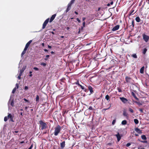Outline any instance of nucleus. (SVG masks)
<instances>
[{"label":"nucleus","mask_w":149,"mask_h":149,"mask_svg":"<svg viewBox=\"0 0 149 149\" xmlns=\"http://www.w3.org/2000/svg\"><path fill=\"white\" fill-rule=\"evenodd\" d=\"M16 87L14 88L12 91V93H14L16 91Z\"/></svg>","instance_id":"obj_28"},{"label":"nucleus","mask_w":149,"mask_h":149,"mask_svg":"<svg viewBox=\"0 0 149 149\" xmlns=\"http://www.w3.org/2000/svg\"><path fill=\"white\" fill-rule=\"evenodd\" d=\"M123 115L125 116H127V113H126V111H124L123 113Z\"/></svg>","instance_id":"obj_23"},{"label":"nucleus","mask_w":149,"mask_h":149,"mask_svg":"<svg viewBox=\"0 0 149 149\" xmlns=\"http://www.w3.org/2000/svg\"><path fill=\"white\" fill-rule=\"evenodd\" d=\"M75 0H71L70 3L72 4L74 3Z\"/></svg>","instance_id":"obj_44"},{"label":"nucleus","mask_w":149,"mask_h":149,"mask_svg":"<svg viewBox=\"0 0 149 149\" xmlns=\"http://www.w3.org/2000/svg\"><path fill=\"white\" fill-rule=\"evenodd\" d=\"M119 25H117L112 28V31H116L119 29Z\"/></svg>","instance_id":"obj_8"},{"label":"nucleus","mask_w":149,"mask_h":149,"mask_svg":"<svg viewBox=\"0 0 149 149\" xmlns=\"http://www.w3.org/2000/svg\"><path fill=\"white\" fill-rule=\"evenodd\" d=\"M56 15V14H54L52 16L49 20L50 22H51L53 21V20L54 19Z\"/></svg>","instance_id":"obj_9"},{"label":"nucleus","mask_w":149,"mask_h":149,"mask_svg":"<svg viewBox=\"0 0 149 149\" xmlns=\"http://www.w3.org/2000/svg\"><path fill=\"white\" fill-rule=\"evenodd\" d=\"M40 124V127H41V129L42 130H43L46 129L47 127V125L46 123L43 122L42 120H40L39 121Z\"/></svg>","instance_id":"obj_2"},{"label":"nucleus","mask_w":149,"mask_h":149,"mask_svg":"<svg viewBox=\"0 0 149 149\" xmlns=\"http://www.w3.org/2000/svg\"><path fill=\"white\" fill-rule=\"evenodd\" d=\"M49 56V55H46V57L47 58H48Z\"/></svg>","instance_id":"obj_59"},{"label":"nucleus","mask_w":149,"mask_h":149,"mask_svg":"<svg viewBox=\"0 0 149 149\" xmlns=\"http://www.w3.org/2000/svg\"><path fill=\"white\" fill-rule=\"evenodd\" d=\"M141 139L143 140H146L147 139L146 137V136L144 135H143L141 136Z\"/></svg>","instance_id":"obj_19"},{"label":"nucleus","mask_w":149,"mask_h":149,"mask_svg":"<svg viewBox=\"0 0 149 149\" xmlns=\"http://www.w3.org/2000/svg\"><path fill=\"white\" fill-rule=\"evenodd\" d=\"M88 89L90 91V92L92 93L93 92V88L90 86H89L88 87Z\"/></svg>","instance_id":"obj_14"},{"label":"nucleus","mask_w":149,"mask_h":149,"mask_svg":"<svg viewBox=\"0 0 149 149\" xmlns=\"http://www.w3.org/2000/svg\"><path fill=\"white\" fill-rule=\"evenodd\" d=\"M144 69V67L143 66L140 69V72L141 73H143Z\"/></svg>","instance_id":"obj_20"},{"label":"nucleus","mask_w":149,"mask_h":149,"mask_svg":"<svg viewBox=\"0 0 149 149\" xmlns=\"http://www.w3.org/2000/svg\"><path fill=\"white\" fill-rule=\"evenodd\" d=\"M28 89V87L27 86H25L24 87V89L25 90H27Z\"/></svg>","instance_id":"obj_47"},{"label":"nucleus","mask_w":149,"mask_h":149,"mask_svg":"<svg viewBox=\"0 0 149 149\" xmlns=\"http://www.w3.org/2000/svg\"><path fill=\"white\" fill-rule=\"evenodd\" d=\"M48 47L49 48L51 49L52 48V47L51 46L48 45Z\"/></svg>","instance_id":"obj_55"},{"label":"nucleus","mask_w":149,"mask_h":149,"mask_svg":"<svg viewBox=\"0 0 149 149\" xmlns=\"http://www.w3.org/2000/svg\"><path fill=\"white\" fill-rule=\"evenodd\" d=\"M24 100L25 101V102H28V101L26 100V99L25 98H24Z\"/></svg>","instance_id":"obj_56"},{"label":"nucleus","mask_w":149,"mask_h":149,"mask_svg":"<svg viewBox=\"0 0 149 149\" xmlns=\"http://www.w3.org/2000/svg\"><path fill=\"white\" fill-rule=\"evenodd\" d=\"M134 121L136 124H138L139 123V121L137 119H134Z\"/></svg>","instance_id":"obj_24"},{"label":"nucleus","mask_w":149,"mask_h":149,"mask_svg":"<svg viewBox=\"0 0 149 149\" xmlns=\"http://www.w3.org/2000/svg\"><path fill=\"white\" fill-rule=\"evenodd\" d=\"M44 51H45V52H48V50L47 49H44Z\"/></svg>","instance_id":"obj_60"},{"label":"nucleus","mask_w":149,"mask_h":149,"mask_svg":"<svg viewBox=\"0 0 149 149\" xmlns=\"http://www.w3.org/2000/svg\"><path fill=\"white\" fill-rule=\"evenodd\" d=\"M126 81L127 82L130 83L132 80L130 77H125Z\"/></svg>","instance_id":"obj_12"},{"label":"nucleus","mask_w":149,"mask_h":149,"mask_svg":"<svg viewBox=\"0 0 149 149\" xmlns=\"http://www.w3.org/2000/svg\"><path fill=\"white\" fill-rule=\"evenodd\" d=\"M141 142L143 143H147V141H140Z\"/></svg>","instance_id":"obj_43"},{"label":"nucleus","mask_w":149,"mask_h":149,"mask_svg":"<svg viewBox=\"0 0 149 149\" xmlns=\"http://www.w3.org/2000/svg\"><path fill=\"white\" fill-rule=\"evenodd\" d=\"M134 102L136 103L137 104H138L139 105H141V104L140 102H137V101H135V102Z\"/></svg>","instance_id":"obj_39"},{"label":"nucleus","mask_w":149,"mask_h":149,"mask_svg":"<svg viewBox=\"0 0 149 149\" xmlns=\"http://www.w3.org/2000/svg\"><path fill=\"white\" fill-rule=\"evenodd\" d=\"M70 8L69 7L68 8H68L66 10V12H68L70 10Z\"/></svg>","instance_id":"obj_38"},{"label":"nucleus","mask_w":149,"mask_h":149,"mask_svg":"<svg viewBox=\"0 0 149 149\" xmlns=\"http://www.w3.org/2000/svg\"><path fill=\"white\" fill-rule=\"evenodd\" d=\"M88 109L90 110H92V107L91 106L89 107Z\"/></svg>","instance_id":"obj_52"},{"label":"nucleus","mask_w":149,"mask_h":149,"mask_svg":"<svg viewBox=\"0 0 149 149\" xmlns=\"http://www.w3.org/2000/svg\"><path fill=\"white\" fill-rule=\"evenodd\" d=\"M26 51H24V50L22 52L23 53H24V54H25L26 53Z\"/></svg>","instance_id":"obj_63"},{"label":"nucleus","mask_w":149,"mask_h":149,"mask_svg":"<svg viewBox=\"0 0 149 149\" xmlns=\"http://www.w3.org/2000/svg\"><path fill=\"white\" fill-rule=\"evenodd\" d=\"M134 21H132V24L133 25V26L134 27Z\"/></svg>","instance_id":"obj_57"},{"label":"nucleus","mask_w":149,"mask_h":149,"mask_svg":"<svg viewBox=\"0 0 149 149\" xmlns=\"http://www.w3.org/2000/svg\"><path fill=\"white\" fill-rule=\"evenodd\" d=\"M115 136L117 137L118 141H119L121 139V137L119 133L118 132L117 134L115 135Z\"/></svg>","instance_id":"obj_11"},{"label":"nucleus","mask_w":149,"mask_h":149,"mask_svg":"<svg viewBox=\"0 0 149 149\" xmlns=\"http://www.w3.org/2000/svg\"><path fill=\"white\" fill-rule=\"evenodd\" d=\"M39 96L38 95H36V102H38L39 101Z\"/></svg>","instance_id":"obj_25"},{"label":"nucleus","mask_w":149,"mask_h":149,"mask_svg":"<svg viewBox=\"0 0 149 149\" xmlns=\"http://www.w3.org/2000/svg\"><path fill=\"white\" fill-rule=\"evenodd\" d=\"M72 4L71 3H68V8H70Z\"/></svg>","instance_id":"obj_33"},{"label":"nucleus","mask_w":149,"mask_h":149,"mask_svg":"<svg viewBox=\"0 0 149 149\" xmlns=\"http://www.w3.org/2000/svg\"><path fill=\"white\" fill-rule=\"evenodd\" d=\"M132 95L136 100H139V99L136 96L135 94L133 92L132 93Z\"/></svg>","instance_id":"obj_18"},{"label":"nucleus","mask_w":149,"mask_h":149,"mask_svg":"<svg viewBox=\"0 0 149 149\" xmlns=\"http://www.w3.org/2000/svg\"><path fill=\"white\" fill-rule=\"evenodd\" d=\"M131 145V144L130 143H127V144H126V146L127 147H129V146H130Z\"/></svg>","instance_id":"obj_45"},{"label":"nucleus","mask_w":149,"mask_h":149,"mask_svg":"<svg viewBox=\"0 0 149 149\" xmlns=\"http://www.w3.org/2000/svg\"><path fill=\"white\" fill-rule=\"evenodd\" d=\"M21 76H20V75H18V79H21Z\"/></svg>","instance_id":"obj_53"},{"label":"nucleus","mask_w":149,"mask_h":149,"mask_svg":"<svg viewBox=\"0 0 149 149\" xmlns=\"http://www.w3.org/2000/svg\"><path fill=\"white\" fill-rule=\"evenodd\" d=\"M136 11H135L134 10L132 9L131 12H130V15H132L136 13Z\"/></svg>","instance_id":"obj_15"},{"label":"nucleus","mask_w":149,"mask_h":149,"mask_svg":"<svg viewBox=\"0 0 149 149\" xmlns=\"http://www.w3.org/2000/svg\"><path fill=\"white\" fill-rule=\"evenodd\" d=\"M127 123V122L126 120H123L121 124L123 125H125Z\"/></svg>","instance_id":"obj_22"},{"label":"nucleus","mask_w":149,"mask_h":149,"mask_svg":"<svg viewBox=\"0 0 149 149\" xmlns=\"http://www.w3.org/2000/svg\"><path fill=\"white\" fill-rule=\"evenodd\" d=\"M105 99L107 100H109V97L108 95H107L105 96Z\"/></svg>","instance_id":"obj_30"},{"label":"nucleus","mask_w":149,"mask_h":149,"mask_svg":"<svg viewBox=\"0 0 149 149\" xmlns=\"http://www.w3.org/2000/svg\"><path fill=\"white\" fill-rule=\"evenodd\" d=\"M29 76L30 77H31L32 76V74H30L29 75Z\"/></svg>","instance_id":"obj_64"},{"label":"nucleus","mask_w":149,"mask_h":149,"mask_svg":"<svg viewBox=\"0 0 149 149\" xmlns=\"http://www.w3.org/2000/svg\"><path fill=\"white\" fill-rule=\"evenodd\" d=\"M25 54L24 53H23L22 52L21 54L22 56Z\"/></svg>","instance_id":"obj_61"},{"label":"nucleus","mask_w":149,"mask_h":149,"mask_svg":"<svg viewBox=\"0 0 149 149\" xmlns=\"http://www.w3.org/2000/svg\"><path fill=\"white\" fill-rule=\"evenodd\" d=\"M11 97H10V100H9V101L8 102V105H9V104H10V102H11L10 105L12 107H13L14 106V102H13V100H12V101H11Z\"/></svg>","instance_id":"obj_6"},{"label":"nucleus","mask_w":149,"mask_h":149,"mask_svg":"<svg viewBox=\"0 0 149 149\" xmlns=\"http://www.w3.org/2000/svg\"><path fill=\"white\" fill-rule=\"evenodd\" d=\"M26 68V66H23V67L22 68V70H21L22 71L24 72V71L25 70Z\"/></svg>","instance_id":"obj_27"},{"label":"nucleus","mask_w":149,"mask_h":149,"mask_svg":"<svg viewBox=\"0 0 149 149\" xmlns=\"http://www.w3.org/2000/svg\"><path fill=\"white\" fill-rule=\"evenodd\" d=\"M19 85L17 83L16 84V86H15V87H16V89L18 88L19 87Z\"/></svg>","instance_id":"obj_37"},{"label":"nucleus","mask_w":149,"mask_h":149,"mask_svg":"<svg viewBox=\"0 0 149 149\" xmlns=\"http://www.w3.org/2000/svg\"><path fill=\"white\" fill-rule=\"evenodd\" d=\"M32 42V40H30V41H29L26 44V46H27L28 47H29V45H30V44Z\"/></svg>","instance_id":"obj_16"},{"label":"nucleus","mask_w":149,"mask_h":149,"mask_svg":"<svg viewBox=\"0 0 149 149\" xmlns=\"http://www.w3.org/2000/svg\"><path fill=\"white\" fill-rule=\"evenodd\" d=\"M8 118H10V120L12 122H13L14 121L13 120V116H12L10 113L8 114Z\"/></svg>","instance_id":"obj_7"},{"label":"nucleus","mask_w":149,"mask_h":149,"mask_svg":"<svg viewBox=\"0 0 149 149\" xmlns=\"http://www.w3.org/2000/svg\"><path fill=\"white\" fill-rule=\"evenodd\" d=\"M23 72V71H22L20 70V71L19 75L21 76Z\"/></svg>","instance_id":"obj_32"},{"label":"nucleus","mask_w":149,"mask_h":149,"mask_svg":"<svg viewBox=\"0 0 149 149\" xmlns=\"http://www.w3.org/2000/svg\"><path fill=\"white\" fill-rule=\"evenodd\" d=\"M118 91L119 92H122V90H121V89L120 88H118Z\"/></svg>","instance_id":"obj_46"},{"label":"nucleus","mask_w":149,"mask_h":149,"mask_svg":"<svg viewBox=\"0 0 149 149\" xmlns=\"http://www.w3.org/2000/svg\"><path fill=\"white\" fill-rule=\"evenodd\" d=\"M8 117L7 118V117H4V121H5V122H6V121L7 120H8Z\"/></svg>","instance_id":"obj_36"},{"label":"nucleus","mask_w":149,"mask_h":149,"mask_svg":"<svg viewBox=\"0 0 149 149\" xmlns=\"http://www.w3.org/2000/svg\"><path fill=\"white\" fill-rule=\"evenodd\" d=\"M33 147V145H31L30 147L28 149H31Z\"/></svg>","instance_id":"obj_50"},{"label":"nucleus","mask_w":149,"mask_h":149,"mask_svg":"<svg viewBox=\"0 0 149 149\" xmlns=\"http://www.w3.org/2000/svg\"><path fill=\"white\" fill-rule=\"evenodd\" d=\"M61 129V127L59 125H58L55 127L54 132V135L55 136H57L60 132Z\"/></svg>","instance_id":"obj_1"},{"label":"nucleus","mask_w":149,"mask_h":149,"mask_svg":"<svg viewBox=\"0 0 149 149\" xmlns=\"http://www.w3.org/2000/svg\"><path fill=\"white\" fill-rule=\"evenodd\" d=\"M147 51V49L146 48H144L143 49V53L144 54H145V53H146Z\"/></svg>","instance_id":"obj_31"},{"label":"nucleus","mask_w":149,"mask_h":149,"mask_svg":"<svg viewBox=\"0 0 149 149\" xmlns=\"http://www.w3.org/2000/svg\"><path fill=\"white\" fill-rule=\"evenodd\" d=\"M85 21H84L83 23V27H82L81 28V29H83V27H85Z\"/></svg>","instance_id":"obj_29"},{"label":"nucleus","mask_w":149,"mask_h":149,"mask_svg":"<svg viewBox=\"0 0 149 149\" xmlns=\"http://www.w3.org/2000/svg\"><path fill=\"white\" fill-rule=\"evenodd\" d=\"M28 47L25 46V47L24 48V51H26V50H27V49H28Z\"/></svg>","instance_id":"obj_42"},{"label":"nucleus","mask_w":149,"mask_h":149,"mask_svg":"<svg viewBox=\"0 0 149 149\" xmlns=\"http://www.w3.org/2000/svg\"><path fill=\"white\" fill-rule=\"evenodd\" d=\"M78 85L81 87L82 89L84 90L85 88L84 86H82V85H81L79 84H78Z\"/></svg>","instance_id":"obj_26"},{"label":"nucleus","mask_w":149,"mask_h":149,"mask_svg":"<svg viewBox=\"0 0 149 149\" xmlns=\"http://www.w3.org/2000/svg\"><path fill=\"white\" fill-rule=\"evenodd\" d=\"M65 141H63L61 143L60 145L61 149H63L65 147Z\"/></svg>","instance_id":"obj_13"},{"label":"nucleus","mask_w":149,"mask_h":149,"mask_svg":"<svg viewBox=\"0 0 149 149\" xmlns=\"http://www.w3.org/2000/svg\"><path fill=\"white\" fill-rule=\"evenodd\" d=\"M116 122V119H114L113 120L112 122V124L113 125L115 124Z\"/></svg>","instance_id":"obj_34"},{"label":"nucleus","mask_w":149,"mask_h":149,"mask_svg":"<svg viewBox=\"0 0 149 149\" xmlns=\"http://www.w3.org/2000/svg\"><path fill=\"white\" fill-rule=\"evenodd\" d=\"M19 113L20 114V115H21L22 116H23V112H21L20 113H19Z\"/></svg>","instance_id":"obj_51"},{"label":"nucleus","mask_w":149,"mask_h":149,"mask_svg":"<svg viewBox=\"0 0 149 149\" xmlns=\"http://www.w3.org/2000/svg\"><path fill=\"white\" fill-rule=\"evenodd\" d=\"M129 111L132 113H133L134 112V111L131 108H129Z\"/></svg>","instance_id":"obj_35"},{"label":"nucleus","mask_w":149,"mask_h":149,"mask_svg":"<svg viewBox=\"0 0 149 149\" xmlns=\"http://www.w3.org/2000/svg\"><path fill=\"white\" fill-rule=\"evenodd\" d=\"M135 131L137 133L141 134L142 133L141 130L138 128H136L135 129Z\"/></svg>","instance_id":"obj_10"},{"label":"nucleus","mask_w":149,"mask_h":149,"mask_svg":"<svg viewBox=\"0 0 149 149\" xmlns=\"http://www.w3.org/2000/svg\"><path fill=\"white\" fill-rule=\"evenodd\" d=\"M120 99L122 102L124 103H126L128 101V100L126 98L123 97H120Z\"/></svg>","instance_id":"obj_5"},{"label":"nucleus","mask_w":149,"mask_h":149,"mask_svg":"<svg viewBox=\"0 0 149 149\" xmlns=\"http://www.w3.org/2000/svg\"><path fill=\"white\" fill-rule=\"evenodd\" d=\"M113 1H112L110 2V4L111 5H112L113 4Z\"/></svg>","instance_id":"obj_62"},{"label":"nucleus","mask_w":149,"mask_h":149,"mask_svg":"<svg viewBox=\"0 0 149 149\" xmlns=\"http://www.w3.org/2000/svg\"><path fill=\"white\" fill-rule=\"evenodd\" d=\"M49 18H48L47 19H46L44 22L43 25H42V29H44L45 28L47 24L48 23L49 21Z\"/></svg>","instance_id":"obj_3"},{"label":"nucleus","mask_w":149,"mask_h":149,"mask_svg":"<svg viewBox=\"0 0 149 149\" xmlns=\"http://www.w3.org/2000/svg\"><path fill=\"white\" fill-rule=\"evenodd\" d=\"M143 38L144 41L147 42L149 40V36L146 35H143Z\"/></svg>","instance_id":"obj_4"},{"label":"nucleus","mask_w":149,"mask_h":149,"mask_svg":"<svg viewBox=\"0 0 149 149\" xmlns=\"http://www.w3.org/2000/svg\"><path fill=\"white\" fill-rule=\"evenodd\" d=\"M85 19H86V18L85 17H83V18L82 20L83 21V22L84 21V20H85Z\"/></svg>","instance_id":"obj_58"},{"label":"nucleus","mask_w":149,"mask_h":149,"mask_svg":"<svg viewBox=\"0 0 149 149\" xmlns=\"http://www.w3.org/2000/svg\"><path fill=\"white\" fill-rule=\"evenodd\" d=\"M33 69L36 71H38L39 70L38 68L36 67H34Z\"/></svg>","instance_id":"obj_40"},{"label":"nucleus","mask_w":149,"mask_h":149,"mask_svg":"<svg viewBox=\"0 0 149 149\" xmlns=\"http://www.w3.org/2000/svg\"><path fill=\"white\" fill-rule=\"evenodd\" d=\"M76 19L77 20L79 23H80L81 22V21L78 18H77Z\"/></svg>","instance_id":"obj_48"},{"label":"nucleus","mask_w":149,"mask_h":149,"mask_svg":"<svg viewBox=\"0 0 149 149\" xmlns=\"http://www.w3.org/2000/svg\"><path fill=\"white\" fill-rule=\"evenodd\" d=\"M19 110L22 111H23V109H19V110H18V111H17L18 113H19Z\"/></svg>","instance_id":"obj_49"},{"label":"nucleus","mask_w":149,"mask_h":149,"mask_svg":"<svg viewBox=\"0 0 149 149\" xmlns=\"http://www.w3.org/2000/svg\"><path fill=\"white\" fill-rule=\"evenodd\" d=\"M138 149H145L144 148L138 147Z\"/></svg>","instance_id":"obj_54"},{"label":"nucleus","mask_w":149,"mask_h":149,"mask_svg":"<svg viewBox=\"0 0 149 149\" xmlns=\"http://www.w3.org/2000/svg\"><path fill=\"white\" fill-rule=\"evenodd\" d=\"M131 56L135 58H137V55L136 54H133L131 55Z\"/></svg>","instance_id":"obj_21"},{"label":"nucleus","mask_w":149,"mask_h":149,"mask_svg":"<svg viewBox=\"0 0 149 149\" xmlns=\"http://www.w3.org/2000/svg\"><path fill=\"white\" fill-rule=\"evenodd\" d=\"M41 65H43L44 66H45L46 65V64L44 63H41Z\"/></svg>","instance_id":"obj_41"},{"label":"nucleus","mask_w":149,"mask_h":149,"mask_svg":"<svg viewBox=\"0 0 149 149\" xmlns=\"http://www.w3.org/2000/svg\"><path fill=\"white\" fill-rule=\"evenodd\" d=\"M135 20L137 22H139L141 21V19L139 17H137L136 18Z\"/></svg>","instance_id":"obj_17"}]
</instances>
